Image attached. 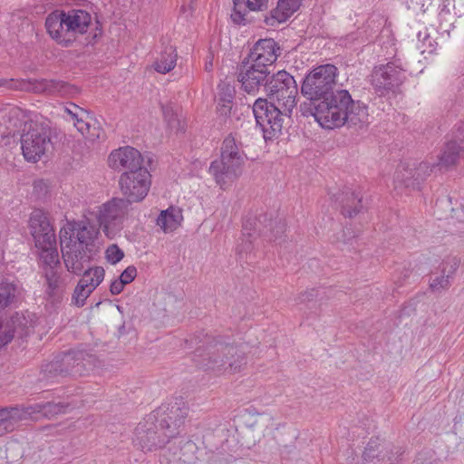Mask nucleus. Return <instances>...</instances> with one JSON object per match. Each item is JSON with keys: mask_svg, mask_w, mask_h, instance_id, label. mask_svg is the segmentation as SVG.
<instances>
[{"mask_svg": "<svg viewBox=\"0 0 464 464\" xmlns=\"http://www.w3.org/2000/svg\"><path fill=\"white\" fill-rule=\"evenodd\" d=\"M267 214L248 217L244 220L241 242L237 246V254L243 260L253 249V238L256 236L266 237L268 240L281 244L286 224L283 218L273 219Z\"/></svg>", "mask_w": 464, "mask_h": 464, "instance_id": "nucleus-6", "label": "nucleus"}, {"mask_svg": "<svg viewBox=\"0 0 464 464\" xmlns=\"http://www.w3.org/2000/svg\"><path fill=\"white\" fill-rule=\"evenodd\" d=\"M124 285H126L119 278L111 284L110 291L112 295H119L122 292Z\"/></svg>", "mask_w": 464, "mask_h": 464, "instance_id": "nucleus-49", "label": "nucleus"}, {"mask_svg": "<svg viewBox=\"0 0 464 464\" xmlns=\"http://www.w3.org/2000/svg\"><path fill=\"white\" fill-rule=\"evenodd\" d=\"M459 159H464V139L457 130L454 138L445 144L435 166L440 170H448Z\"/></svg>", "mask_w": 464, "mask_h": 464, "instance_id": "nucleus-23", "label": "nucleus"}, {"mask_svg": "<svg viewBox=\"0 0 464 464\" xmlns=\"http://www.w3.org/2000/svg\"><path fill=\"white\" fill-rule=\"evenodd\" d=\"M436 166H432L428 162H420L418 166L411 168L409 166L402 167L396 172L394 178L395 189H399L401 187L411 189H419L420 184L430 176L432 169Z\"/></svg>", "mask_w": 464, "mask_h": 464, "instance_id": "nucleus-20", "label": "nucleus"}, {"mask_svg": "<svg viewBox=\"0 0 464 464\" xmlns=\"http://www.w3.org/2000/svg\"><path fill=\"white\" fill-rule=\"evenodd\" d=\"M176 48L172 45H166L162 48L159 57L152 64L154 70L161 74L170 72L176 66L177 63Z\"/></svg>", "mask_w": 464, "mask_h": 464, "instance_id": "nucleus-34", "label": "nucleus"}, {"mask_svg": "<svg viewBox=\"0 0 464 464\" xmlns=\"http://www.w3.org/2000/svg\"><path fill=\"white\" fill-rule=\"evenodd\" d=\"M99 227L89 220H72L60 229L62 257L66 270L81 276L98 252Z\"/></svg>", "mask_w": 464, "mask_h": 464, "instance_id": "nucleus-2", "label": "nucleus"}, {"mask_svg": "<svg viewBox=\"0 0 464 464\" xmlns=\"http://www.w3.org/2000/svg\"><path fill=\"white\" fill-rule=\"evenodd\" d=\"M351 102L352 96L349 92L339 89L327 97V101L322 100L317 102L316 106H314L305 115L314 116L324 129L340 128L345 124L347 110Z\"/></svg>", "mask_w": 464, "mask_h": 464, "instance_id": "nucleus-7", "label": "nucleus"}, {"mask_svg": "<svg viewBox=\"0 0 464 464\" xmlns=\"http://www.w3.org/2000/svg\"><path fill=\"white\" fill-rule=\"evenodd\" d=\"M233 3L232 21L237 24H246V11H265L268 8L269 0H234Z\"/></svg>", "mask_w": 464, "mask_h": 464, "instance_id": "nucleus-31", "label": "nucleus"}, {"mask_svg": "<svg viewBox=\"0 0 464 464\" xmlns=\"http://www.w3.org/2000/svg\"><path fill=\"white\" fill-rule=\"evenodd\" d=\"M119 185L121 193L129 202H140L145 198L150 190L151 175L145 167L134 171L122 172L119 179Z\"/></svg>", "mask_w": 464, "mask_h": 464, "instance_id": "nucleus-12", "label": "nucleus"}, {"mask_svg": "<svg viewBox=\"0 0 464 464\" xmlns=\"http://www.w3.org/2000/svg\"><path fill=\"white\" fill-rule=\"evenodd\" d=\"M81 275L82 277L80 280H84L83 284L94 291L103 281L105 271L102 266L89 267L88 264Z\"/></svg>", "mask_w": 464, "mask_h": 464, "instance_id": "nucleus-40", "label": "nucleus"}, {"mask_svg": "<svg viewBox=\"0 0 464 464\" xmlns=\"http://www.w3.org/2000/svg\"><path fill=\"white\" fill-rule=\"evenodd\" d=\"M188 413V408L185 402L179 401L174 403L162 404L150 413L155 417L161 430L166 435L175 438L179 433V428L183 425Z\"/></svg>", "mask_w": 464, "mask_h": 464, "instance_id": "nucleus-13", "label": "nucleus"}, {"mask_svg": "<svg viewBox=\"0 0 464 464\" xmlns=\"http://www.w3.org/2000/svg\"><path fill=\"white\" fill-rule=\"evenodd\" d=\"M198 446L189 440H180L179 449L169 447L162 455L161 464H198Z\"/></svg>", "mask_w": 464, "mask_h": 464, "instance_id": "nucleus-21", "label": "nucleus"}, {"mask_svg": "<svg viewBox=\"0 0 464 464\" xmlns=\"http://www.w3.org/2000/svg\"><path fill=\"white\" fill-rule=\"evenodd\" d=\"M92 118L87 111H84V116L79 117L73 121L74 126L83 137L91 141H95L103 138L104 132L97 122L92 123Z\"/></svg>", "mask_w": 464, "mask_h": 464, "instance_id": "nucleus-32", "label": "nucleus"}, {"mask_svg": "<svg viewBox=\"0 0 464 464\" xmlns=\"http://www.w3.org/2000/svg\"><path fill=\"white\" fill-rule=\"evenodd\" d=\"M108 166L118 172L134 171L143 166L141 153L133 147L124 146L113 150L108 157Z\"/></svg>", "mask_w": 464, "mask_h": 464, "instance_id": "nucleus-18", "label": "nucleus"}, {"mask_svg": "<svg viewBox=\"0 0 464 464\" xmlns=\"http://www.w3.org/2000/svg\"><path fill=\"white\" fill-rule=\"evenodd\" d=\"M266 93L270 99L276 100L285 113H291L296 105L298 93L295 78L285 71L272 73L270 81L266 82Z\"/></svg>", "mask_w": 464, "mask_h": 464, "instance_id": "nucleus-10", "label": "nucleus"}, {"mask_svg": "<svg viewBox=\"0 0 464 464\" xmlns=\"http://www.w3.org/2000/svg\"><path fill=\"white\" fill-rule=\"evenodd\" d=\"M235 89L230 84L221 82L218 85V94L216 98L217 111L219 115L227 117L230 115Z\"/></svg>", "mask_w": 464, "mask_h": 464, "instance_id": "nucleus-33", "label": "nucleus"}, {"mask_svg": "<svg viewBox=\"0 0 464 464\" xmlns=\"http://www.w3.org/2000/svg\"><path fill=\"white\" fill-rule=\"evenodd\" d=\"M421 36H422V33H419L418 39L420 42H422V45L419 46V48L421 50V53L427 52V53H431L435 50V47L432 44L431 38L426 33H424V35L422 38H421Z\"/></svg>", "mask_w": 464, "mask_h": 464, "instance_id": "nucleus-46", "label": "nucleus"}, {"mask_svg": "<svg viewBox=\"0 0 464 464\" xmlns=\"http://www.w3.org/2000/svg\"><path fill=\"white\" fill-rule=\"evenodd\" d=\"M335 201H339L342 213L344 217L353 218L360 213L363 208L362 191L360 188H346L338 196L335 194Z\"/></svg>", "mask_w": 464, "mask_h": 464, "instance_id": "nucleus-26", "label": "nucleus"}, {"mask_svg": "<svg viewBox=\"0 0 464 464\" xmlns=\"http://www.w3.org/2000/svg\"><path fill=\"white\" fill-rule=\"evenodd\" d=\"M459 260L449 257L439 266V272L433 273L430 280V287L433 292H440L450 287L453 275L457 271Z\"/></svg>", "mask_w": 464, "mask_h": 464, "instance_id": "nucleus-25", "label": "nucleus"}, {"mask_svg": "<svg viewBox=\"0 0 464 464\" xmlns=\"http://www.w3.org/2000/svg\"><path fill=\"white\" fill-rule=\"evenodd\" d=\"M246 160L241 141L230 134L223 140L220 159L213 160L208 170L216 183L224 188L243 174Z\"/></svg>", "mask_w": 464, "mask_h": 464, "instance_id": "nucleus-4", "label": "nucleus"}, {"mask_svg": "<svg viewBox=\"0 0 464 464\" xmlns=\"http://www.w3.org/2000/svg\"><path fill=\"white\" fill-rule=\"evenodd\" d=\"M406 79L405 70L394 62L376 66L372 73V84L380 96L399 87Z\"/></svg>", "mask_w": 464, "mask_h": 464, "instance_id": "nucleus-15", "label": "nucleus"}, {"mask_svg": "<svg viewBox=\"0 0 464 464\" xmlns=\"http://www.w3.org/2000/svg\"><path fill=\"white\" fill-rule=\"evenodd\" d=\"M302 1L278 0L276 6L270 11L269 15L265 16V24L269 26H275L285 22L300 8Z\"/></svg>", "mask_w": 464, "mask_h": 464, "instance_id": "nucleus-30", "label": "nucleus"}, {"mask_svg": "<svg viewBox=\"0 0 464 464\" xmlns=\"http://www.w3.org/2000/svg\"><path fill=\"white\" fill-rule=\"evenodd\" d=\"M84 111L85 110L73 103H71L70 106L65 107V111L72 117L73 121L79 117L84 116Z\"/></svg>", "mask_w": 464, "mask_h": 464, "instance_id": "nucleus-48", "label": "nucleus"}, {"mask_svg": "<svg viewBox=\"0 0 464 464\" xmlns=\"http://www.w3.org/2000/svg\"><path fill=\"white\" fill-rule=\"evenodd\" d=\"M170 439L165 430H160L155 417L150 414L135 430L134 442L143 451L156 450L169 442Z\"/></svg>", "mask_w": 464, "mask_h": 464, "instance_id": "nucleus-14", "label": "nucleus"}, {"mask_svg": "<svg viewBox=\"0 0 464 464\" xmlns=\"http://www.w3.org/2000/svg\"><path fill=\"white\" fill-rule=\"evenodd\" d=\"M8 82L6 80H0V85H4L7 83Z\"/></svg>", "mask_w": 464, "mask_h": 464, "instance_id": "nucleus-56", "label": "nucleus"}, {"mask_svg": "<svg viewBox=\"0 0 464 464\" xmlns=\"http://www.w3.org/2000/svg\"><path fill=\"white\" fill-rule=\"evenodd\" d=\"M186 343L191 348L196 345L193 360L196 364L206 371L218 374L240 372L246 365V359L242 345H234L229 338L211 336L199 332Z\"/></svg>", "mask_w": 464, "mask_h": 464, "instance_id": "nucleus-1", "label": "nucleus"}, {"mask_svg": "<svg viewBox=\"0 0 464 464\" xmlns=\"http://www.w3.org/2000/svg\"><path fill=\"white\" fill-rule=\"evenodd\" d=\"M94 358L83 351H69L57 355L44 371L50 377L82 376L92 370Z\"/></svg>", "mask_w": 464, "mask_h": 464, "instance_id": "nucleus-8", "label": "nucleus"}, {"mask_svg": "<svg viewBox=\"0 0 464 464\" xmlns=\"http://www.w3.org/2000/svg\"><path fill=\"white\" fill-rule=\"evenodd\" d=\"M59 270L60 268L53 269L49 267L44 271V276L47 285L46 294L53 299L62 294L65 285L64 279L62 277L61 272Z\"/></svg>", "mask_w": 464, "mask_h": 464, "instance_id": "nucleus-36", "label": "nucleus"}, {"mask_svg": "<svg viewBox=\"0 0 464 464\" xmlns=\"http://www.w3.org/2000/svg\"><path fill=\"white\" fill-rule=\"evenodd\" d=\"M409 275H410V271L408 269H406L403 274V279L407 278L409 276Z\"/></svg>", "mask_w": 464, "mask_h": 464, "instance_id": "nucleus-54", "label": "nucleus"}, {"mask_svg": "<svg viewBox=\"0 0 464 464\" xmlns=\"http://www.w3.org/2000/svg\"><path fill=\"white\" fill-rule=\"evenodd\" d=\"M394 283H395V285H397V287H400V286H401V285H402V282H401V280H400V279L396 280Z\"/></svg>", "mask_w": 464, "mask_h": 464, "instance_id": "nucleus-55", "label": "nucleus"}, {"mask_svg": "<svg viewBox=\"0 0 464 464\" xmlns=\"http://www.w3.org/2000/svg\"><path fill=\"white\" fill-rule=\"evenodd\" d=\"M137 276V269L133 266H128L120 276V279L125 284L128 285L131 283Z\"/></svg>", "mask_w": 464, "mask_h": 464, "instance_id": "nucleus-47", "label": "nucleus"}, {"mask_svg": "<svg viewBox=\"0 0 464 464\" xmlns=\"http://www.w3.org/2000/svg\"><path fill=\"white\" fill-rule=\"evenodd\" d=\"M316 295H317L316 291L312 289L309 292H305V293H303L302 295H300L299 299H300V302L310 301Z\"/></svg>", "mask_w": 464, "mask_h": 464, "instance_id": "nucleus-52", "label": "nucleus"}, {"mask_svg": "<svg viewBox=\"0 0 464 464\" xmlns=\"http://www.w3.org/2000/svg\"><path fill=\"white\" fill-rule=\"evenodd\" d=\"M271 75V70L256 67L255 63L244 60L239 67L237 80L246 92L256 94L262 86L266 89Z\"/></svg>", "mask_w": 464, "mask_h": 464, "instance_id": "nucleus-17", "label": "nucleus"}, {"mask_svg": "<svg viewBox=\"0 0 464 464\" xmlns=\"http://www.w3.org/2000/svg\"><path fill=\"white\" fill-rule=\"evenodd\" d=\"M161 110L168 127L176 132L184 131V123L179 118L178 112L172 103L162 104Z\"/></svg>", "mask_w": 464, "mask_h": 464, "instance_id": "nucleus-41", "label": "nucleus"}, {"mask_svg": "<svg viewBox=\"0 0 464 464\" xmlns=\"http://www.w3.org/2000/svg\"><path fill=\"white\" fill-rule=\"evenodd\" d=\"M213 464H247V462H246L243 459H232L220 458V459H215L213 460Z\"/></svg>", "mask_w": 464, "mask_h": 464, "instance_id": "nucleus-50", "label": "nucleus"}, {"mask_svg": "<svg viewBox=\"0 0 464 464\" xmlns=\"http://www.w3.org/2000/svg\"><path fill=\"white\" fill-rule=\"evenodd\" d=\"M337 74V67L327 63L314 68L305 75L301 85V94L307 100L301 105L304 115L317 102L327 101V97L335 92Z\"/></svg>", "mask_w": 464, "mask_h": 464, "instance_id": "nucleus-5", "label": "nucleus"}, {"mask_svg": "<svg viewBox=\"0 0 464 464\" xmlns=\"http://www.w3.org/2000/svg\"><path fill=\"white\" fill-rule=\"evenodd\" d=\"M41 459L42 458H41L40 452L34 450V453H33L32 458L29 457V453L24 456L23 463L24 464H30L32 462L31 460H33V462L36 463V462L40 461Z\"/></svg>", "mask_w": 464, "mask_h": 464, "instance_id": "nucleus-51", "label": "nucleus"}, {"mask_svg": "<svg viewBox=\"0 0 464 464\" xmlns=\"http://www.w3.org/2000/svg\"><path fill=\"white\" fill-rule=\"evenodd\" d=\"M130 204L126 198H113L101 207L98 219L109 237H112L119 229Z\"/></svg>", "mask_w": 464, "mask_h": 464, "instance_id": "nucleus-16", "label": "nucleus"}, {"mask_svg": "<svg viewBox=\"0 0 464 464\" xmlns=\"http://www.w3.org/2000/svg\"><path fill=\"white\" fill-rule=\"evenodd\" d=\"M67 31L71 33L74 42L78 35L84 34L92 25V15L82 9H72L65 11Z\"/></svg>", "mask_w": 464, "mask_h": 464, "instance_id": "nucleus-29", "label": "nucleus"}, {"mask_svg": "<svg viewBox=\"0 0 464 464\" xmlns=\"http://www.w3.org/2000/svg\"><path fill=\"white\" fill-rule=\"evenodd\" d=\"M369 113L367 106L360 101L352 99L347 110L345 123L361 128L368 123Z\"/></svg>", "mask_w": 464, "mask_h": 464, "instance_id": "nucleus-35", "label": "nucleus"}, {"mask_svg": "<svg viewBox=\"0 0 464 464\" xmlns=\"http://www.w3.org/2000/svg\"><path fill=\"white\" fill-rule=\"evenodd\" d=\"M343 242L344 243H348V241L352 237H354V235L352 236V233L350 232V229L347 228L346 230L343 231Z\"/></svg>", "mask_w": 464, "mask_h": 464, "instance_id": "nucleus-53", "label": "nucleus"}, {"mask_svg": "<svg viewBox=\"0 0 464 464\" xmlns=\"http://www.w3.org/2000/svg\"><path fill=\"white\" fill-rule=\"evenodd\" d=\"M181 220L180 210L170 208L161 211L157 218V225L167 233L175 230L180 225Z\"/></svg>", "mask_w": 464, "mask_h": 464, "instance_id": "nucleus-38", "label": "nucleus"}, {"mask_svg": "<svg viewBox=\"0 0 464 464\" xmlns=\"http://www.w3.org/2000/svg\"><path fill=\"white\" fill-rule=\"evenodd\" d=\"M29 419L25 406L0 408V436L12 432L19 422Z\"/></svg>", "mask_w": 464, "mask_h": 464, "instance_id": "nucleus-27", "label": "nucleus"}, {"mask_svg": "<svg viewBox=\"0 0 464 464\" xmlns=\"http://www.w3.org/2000/svg\"><path fill=\"white\" fill-rule=\"evenodd\" d=\"M124 257L123 251L117 246L111 245L106 250V259L109 263L115 265Z\"/></svg>", "mask_w": 464, "mask_h": 464, "instance_id": "nucleus-45", "label": "nucleus"}, {"mask_svg": "<svg viewBox=\"0 0 464 464\" xmlns=\"http://www.w3.org/2000/svg\"><path fill=\"white\" fill-rule=\"evenodd\" d=\"M84 280H79L77 285L74 288L72 302L78 307H82L85 304L86 299L93 292L92 289L89 288L87 284H83Z\"/></svg>", "mask_w": 464, "mask_h": 464, "instance_id": "nucleus-42", "label": "nucleus"}, {"mask_svg": "<svg viewBox=\"0 0 464 464\" xmlns=\"http://www.w3.org/2000/svg\"><path fill=\"white\" fill-rule=\"evenodd\" d=\"M14 113V111H10L8 116H4L2 118V122H0V136L2 140L9 139L10 137H14L15 134V127L16 124L14 123L13 126L6 125L7 119L9 121H11V117Z\"/></svg>", "mask_w": 464, "mask_h": 464, "instance_id": "nucleus-44", "label": "nucleus"}, {"mask_svg": "<svg viewBox=\"0 0 464 464\" xmlns=\"http://www.w3.org/2000/svg\"><path fill=\"white\" fill-rule=\"evenodd\" d=\"M252 110L265 140L277 137L281 133L285 116L290 115V113H285L281 106H276L262 98L256 100Z\"/></svg>", "mask_w": 464, "mask_h": 464, "instance_id": "nucleus-9", "label": "nucleus"}, {"mask_svg": "<svg viewBox=\"0 0 464 464\" xmlns=\"http://www.w3.org/2000/svg\"><path fill=\"white\" fill-rule=\"evenodd\" d=\"M29 418L34 414L41 413L46 417H53L56 414L64 413L66 406L62 403H54L48 401L46 403H35L33 405L25 406Z\"/></svg>", "mask_w": 464, "mask_h": 464, "instance_id": "nucleus-39", "label": "nucleus"}, {"mask_svg": "<svg viewBox=\"0 0 464 464\" xmlns=\"http://www.w3.org/2000/svg\"><path fill=\"white\" fill-rule=\"evenodd\" d=\"M280 53V47L274 39H260L254 44L245 60L255 63L256 67L270 70Z\"/></svg>", "mask_w": 464, "mask_h": 464, "instance_id": "nucleus-19", "label": "nucleus"}, {"mask_svg": "<svg viewBox=\"0 0 464 464\" xmlns=\"http://www.w3.org/2000/svg\"><path fill=\"white\" fill-rule=\"evenodd\" d=\"M47 33L58 44L69 47L73 41L71 33L67 31L65 11H54L48 14L45 20Z\"/></svg>", "mask_w": 464, "mask_h": 464, "instance_id": "nucleus-22", "label": "nucleus"}, {"mask_svg": "<svg viewBox=\"0 0 464 464\" xmlns=\"http://www.w3.org/2000/svg\"><path fill=\"white\" fill-rule=\"evenodd\" d=\"M33 88L32 90L34 91L35 92H53L54 91H56L59 86H60V82H56V81H53V80H41V81H36L35 82L33 83Z\"/></svg>", "mask_w": 464, "mask_h": 464, "instance_id": "nucleus-43", "label": "nucleus"}, {"mask_svg": "<svg viewBox=\"0 0 464 464\" xmlns=\"http://www.w3.org/2000/svg\"><path fill=\"white\" fill-rule=\"evenodd\" d=\"M388 449L378 443L377 440H371L363 451L362 458L366 462H372L375 459L381 464H390L396 460L401 455V449Z\"/></svg>", "mask_w": 464, "mask_h": 464, "instance_id": "nucleus-28", "label": "nucleus"}, {"mask_svg": "<svg viewBox=\"0 0 464 464\" xmlns=\"http://www.w3.org/2000/svg\"><path fill=\"white\" fill-rule=\"evenodd\" d=\"M41 249L40 259L44 263V272L45 269L52 267L53 269L60 268L59 255L56 248V238L50 244H39L35 246Z\"/></svg>", "mask_w": 464, "mask_h": 464, "instance_id": "nucleus-37", "label": "nucleus"}, {"mask_svg": "<svg viewBox=\"0 0 464 464\" xmlns=\"http://www.w3.org/2000/svg\"><path fill=\"white\" fill-rule=\"evenodd\" d=\"M51 146L50 128L38 122L25 125L21 136V149L27 161L37 162Z\"/></svg>", "mask_w": 464, "mask_h": 464, "instance_id": "nucleus-11", "label": "nucleus"}, {"mask_svg": "<svg viewBox=\"0 0 464 464\" xmlns=\"http://www.w3.org/2000/svg\"><path fill=\"white\" fill-rule=\"evenodd\" d=\"M29 227L35 246L46 243L49 245L51 241H54V230L47 217L42 211L35 210L31 214Z\"/></svg>", "mask_w": 464, "mask_h": 464, "instance_id": "nucleus-24", "label": "nucleus"}, {"mask_svg": "<svg viewBox=\"0 0 464 464\" xmlns=\"http://www.w3.org/2000/svg\"><path fill=\"white\" fill-rule=\"evenodd\" d=\"M17 287L7 279L0 280V312L10 306L16 296ZM34 314L28 312H14L5 319L0 318V349L11 343L14 336L23 338L34 326Z\"/></svg>", "mask_w": 464, "mask_h": 464, "instance_id": "nucleus-3", "label": "nucleus"}]
</instances>
